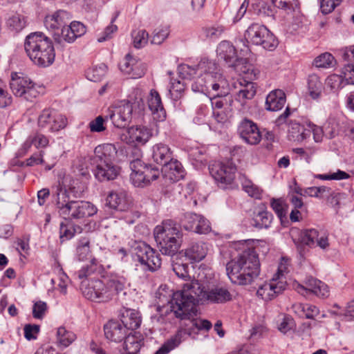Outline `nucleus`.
Here are the masks:
<instances>
[{
    "instance_id": "obj_1",
    "label": "nucleus",
    "mask_w": 354,
    "mask_h": 354,
    "mask_svg": "<svg viewBox=\"0 0 354 354\" xmlns=\"http://www.w3.org/2000/svg\"><path fill=\"white\" fill-rule=\"evenodd\" d=\"M232 299V295L225 287L216 286L206 290L198 281H192L184 284L181 290L174 292L169 304L176 317L186 319L196 315L199 301L224 304Z\"/></svg>"
},
{
    "instance_id": "obj_2",
    "label": "nucleus",
    "mask_w": 354,
    "mask_h": 354,
    "mask_svg": "<svg viewBox=\"0 0 354 354\" xmlns=\"http://www.w3.org/2000/svg\"><path fill=\"white\" fill-rule=\"evenodd\" d=\"M226 272L232 283L250 284L259 275L260 262L254 248H249L226 264Z\"/></svg>"
},
{
    "instance_id": "obj_3",
    "label": "nucleus",
    "mask_w": 354,
    "mask_h": 354,
    "mask_svg": "<svg viewBox=\"0 0 354 354\" xmlns=\"http://www.w3.org/2000/svg\"><path fill=\"white\" fill-rule=\"evenodd\" d=\"M209 79L199 77L192 84V89L194 92L205 93L209 96L212 109H229L233 100L229 94V84L227 80L218 71Z\"/></svg>"
},
{
    "instance_id": "obj_4",
    "label": "nucleus",
    "mask_w": 354,
    "mask_h": 354,
    "mask_svg": "<svg viewBox=\"0 0 354 354\" xmlns=\"http://www.w3.org/2000/svg\"><path fill=\"white\" fill-rule=\"evenodd\" d=\"M53 196L58 213L65 220H80L97 213L94 205L87 201L72 200L69 191L60 185L56 187Z\"/></svg>"
},
{
    "instance_id": "obj_5",
    "label": "nucleus",
    "mask_w": 354,
    "mask_h": 354,
    "mask_svg": "<svg viewBox=\"0 0 354 354\" xmlns=\"http://www.w3.org/2000/svg\"><path fill=\"white\" fill-rule=\"evenodd\" d=\"M24 49L30 60L39 66H48L55 60L53 42L41 32H32L26 37Z\"/></svg>"
},
{
    "instance_id": "obj_6",
    "label": "nucleus",
    "mask_w": 354,
    "mask_h": 354,
    "mask_svg": "<svg viewBox=\"0 0 354 354\" xmlns=\"http://www.w3.org/2000/svg\"><path fill=\"white\" fill-rule=\"evenodd\" d=\"M118 150L115 145L105 143L97 146L94 155L91 156L94 175L100 181L115 179L120 172V168L114 164Z\"/></svg>"
},
{
    "instance_id": "obj_7",
    "label": "nucleus",
    "mask_w": 354,
    "mask_h": 354,
    "mask_svg": "<svg viewBox=\"0 0 354 354\" xmlns=\"http://www.w3.org/2000/svg\"><path fill=\"white\" fill-rule=\"evenodd\" d=\"M153 236L162 254L173 256L179 250L183 242L180 226L172 220L164 221L153 230Z\"/></svg>"
},
{
    "instance_id": "obj_8",
    "label": "nucleus",
    "mask_w": 354,
    "mask_h": 354,
    "mask_svg": "<svg viewBox=\"0 0 354 354\" xmlns=\"http://www.w3.org/2000/svg\"><path fill=\"white\" fill-rule=\"evenodd\" d=\"M245 40H240V55L247 57L251 53L248 44L261 46L263 49L273 50L278 45V40L268 28L259 23H252L244 32Z\"/></svg>"
},
{
    "instance_id": "obj_9",
    "label": "nucleus",
    "mask_w": 354,
    "mask_h": 354,
    "mask_svg": "<svg viewBox=\"0 0 354 354\" xmlns=\"http://www.w3.org/2000/svg\"><path fill=\"white\" fill-rule=\"evenodd\" d=\"M135 260L145 271L154 272L161 266L160 255L149 245L142 241L135 242L132 246Z\"/></svg>"
},
{
    "instance_id": "obj_10",
    "label": "nucleus",
    "mask_w": 354,
    "mask_h": 354,
    "mask_svg": "<svg viewBox=\"0 0 354 354\" xmlns=\"http://www.w3.org/2000/svg\"><path fill=\"white\" fill-rule=\"evenodd\" d=\"M178 74L183 79L194 80V83L198 78L209 79V76L216 75L220 69L216 63L206 58L202 59L199 63L194 66H190L187 64H181L178 68Z\"/></svg>"
},
{
    "instance_id": "obj_11",
    "label": "nucleus",
    "mask_w": 354,
    "mask_h": 354,
    "mask_svg": "<svg viewBox=\"0 0 354 354\" xmlns=\"http://www.w3.org/2000/svg\"><path fill=\"white\" fill-rule=\"evenodd\" d=\"M126 279L117 274H111L103 279H98V303L111 300L119 292L122 291L126 283Z\"/></svg>"
},
{
    "instance_id": "obj_12",
    "label": "nucleus",
    "mask_w": 354,
    "mask_h": 354,
    "mask_svg": "<svg viewBox=\"0 0 354 354\" xmlns=\"http://www.w3.org/2000/svg\"><path fill=\"white\" fill-rule=\"evenodd\" d=\"M10 86L15 96L28 101H32L39 93L35 84L29 77L19 76L17 73H12Z\"/></svg>"
},
{
    "instance_id": "obj_13",
    "label": "nucleus",
    "mask_w": 354,
    "mask_h": 354,
    "mask_svg": "<svg viewBox=\"0 0 354 354\" xmlns=\"http://www.w3.org/2000/svg\"><path fill=\"white\" fill-rule=\"evenodd\" d=\"M209 173L218 185L225 189L235 178L236 166L230 161H215L209 166Z\"/></svg>"
},
{
    "instance_id": "obj_14",
    "label": "nucleus",
    "mask_w": 354,
    "mask_h": 354,
    "mask_svg": "<svg viewBox=\"0 0 354 354\" xmlns=\"http://www.w3.org/2000/svg\"><path fill=\"white\" fill-rule=\"evenodd\" d=\"M37 123L40 129L54 132L65 128L67 119L55 109H45L39 114Z\"/></svg>"
},
{
    "instance_id": "obj_15",
    "label": "nucleus",
    "mask_w": 354,
    "mask_h": 354,
    "mask_svg": "<svg viewBox=\"0 0 354 354\" xmlns=\"http://www.w3.org/2000/svg\"><path fill=\"white\" fill-rule=\"evenodd\" d=\"M133 111V106L131 102H122L120 105L109 109L106 118L110 119L115 127L124 128L131 122Z\"/></svg>"
},
{
    "instance_id": "obj_16",
    "label": "nucleus",
    "mask_w": 354,
    "mask_h": 354,
    "mask_svg": "<svg viewBox=\"0 0 354 354\" xmlns=\"http://www.w3.org/2000/svg\"><path fill=\"white\" fill-rule=\"evenodd\" d=\"M301 242L310 248L319 247L322 250L329 248L328 235L316 229L304 230L300 233Z\"/></svg>"
},
{
    "instance_id": "obj_17",
    "label": "nucleus",
    "mask_w": 354,
    "mask_h": 354,
    "mask_svg": "<svg viewBox=\"0 0 354 354\" xmlns=\"http://www.w3.org/2000/svg\"><path fill=\"white\" fill-rule=\"evenodd\" d=\"M295 289L301 295L310 292L320 297H327L329 295L328 287L324 282L312 277H307L305 280V286L296 283Z\"/></svg>"
},
{
    "instance_id": "obj_18",
    "label": "nucleus",
    "mask_w": 354,
    "mask_h": 354,
    "mask_svg": "<svg viewBox=\"0 0 354 354\" xmlns=\"http://www.w3.org/2000/svg\"><path fill=\"white\" fill-rule=\"evenodd\" d=\"M183 227L186 230L198 234H207L211 231L209 221L203 216L195 213H187L185 215Z\"/></svg>"
},
{
    "instance_id": "obj_19",
    "label": "nucleus",
    "mask_w": 354,
    "mask_h": 354,
    "mask_svg": "<svg viewBox=\"0 0 354 354\" xmlns=\"http://www.w3.org/2000/svg\"><path fill=\"white\" fill-rule=\"evenodd\" d=\"M240 137L249 145H257L261 140V135L257 125L252 120L244 119L239 125Z\"/></svg>"
},
{
    "instance_id": "obj_20",
    "label": "nucleus",
    "mask_w": 354,
    "mask_h": 354,
    "mask_svg": "<svg viewBox=\"0 0 354 354\" xmlns=\"http://www.w3.org/2000/svg\"><path fill=\"white\" fill-rule=\"evenodd\" d=\"M286 287L284 280H277L273 277L269 282H266L257 290V294L264 301L273 299L277 295L281 293Z\"/></svg>"
},
{
    "instance_id": "obj_21",
    "label": "nucleus",
    "mask_w": 354,
    "mask_h": 354,
    "mask_svg": "<svg viewBox=\"0 0 354 354\" xmlns=\"http://www.w3.org/2000/svg\"><path fill=\"white\" fill-rule=\"evenodd\" d=\"M120 68L122 72L129 75L133 79L142 77L146 71L145 64L129 54L126 55L124 60L120 64Z\"/></svg>"
},
{
    "instance_id": "obj_22",
    "label": "nucleus",
    "mask_w": 354,
    "mask_h": 354,
    "mask_svg": "<svg viewBox=\"0 0 354 354\" xmlns=\"http://www.w3.org/2000/svg\"><path fill=\"white\" fill-rule=\"evenodd\" d=\"M234 87L239 88L236 93L235 100L242 106L247 104L248 101L252 100L256 94V87L254 84L244 79H240L235 82Z\"/></svg>"
},
{
    "instance_id": "obj_23",
    "label": "nucleus",
    "mask_w": 354,
    "mask_h": 354,
    "mask_svg": "<svg viewBox=\"0 0 354 354\" xmlns=\"http://www.w3.org/2000/svg\"><path fill=\"white\" fill-rule=\"evenodd\" d=\"M192 333V328H179L175 335L169 338L154 354H167L177 348Z\"/></svg>"
},
{
    "instance_id": "obj_24",
    "label": "nucleus",
    "mask_w": 354,
    "mask_h": 354,
    "mask_svg": "<svg viewBox=\"0 0 354 354\" xmlns=\"http://www.w3.org/2000/svg\"><path fill=\"white\" fill-rule=\"evenodd\" d=\"M106 204L119 212H127L131 207V201L123 191L111 192L106 197Z\"/></svg>"
},
{
    "instance_id": "obj_25",
    "label": "nucleus",
    "mask_w": 354,
    "mask_h": 354,
    "mask_svg": "<svg viewBox=\"0 0 354 354\" xmlns=\"http://www.w3.org/2000/svg\"><path fill=\"white\" fill-rule=\"evenodd\" d=\"M152 133L149 129L144 126H133L129 128L127 142L133 145H143L149 141Z\"/></svg>"
},
{
    "instance_id": "obj_26",
    "label": "nucleus",
    "mask_w": 354,
    "mask_h": 354,
    "mask_svg": "<svg viewBox=\"0 0 354 354\" xmlns=\"http://www.w3.org/2000/svg\"><path fill=\"white\" fill-rule=\"evenodd\" d=\"M71 18L72 15L68 12L59 10L53 15L46 16L44 24L47 29L59 30L67 25Z\"/></svg>"
},
{
    "instance_id": "obj_27",
    "label": "nucleus",
    "mask_w": 354,
    "mask_h": 354,
    "mask_svg": "<svg viewBox=\"0 0 354 354\" xmlns=\"http://www.w3.org/2000/svg\"><path fill=\"white\" fill-rule=\"evenodd\" d=\"M161 173L166 180L171 182L178 181L184 177V170L181 163L174 158L162 166Z\"/></svg>"
},
{
    "instance_id": "obj_28",
    "label": "nucleus",
    "mask_w": 354,
    "mask_h": 354,
    "mask_svg": "<svg viewBox=\"0 0 354 354\" xmlns=\"http://www.w3.org/2000/svg\"><path fill=\"white\" fill-rule=\"evenodd\" d=\"M148 106L153 118L159 121H162L166 118V112L163 107L160 95L155 89H151L148 96Z\"/></svg>"
},
{
    "instance_id": "obj_29",
    "label": "nucleus",
    "mask_w": 354,
    "mask_h": 354,
    "mask_svg": "<svg viewBox=\"0 0 354 354\" xmlns=\"http://www.w3.org/2000/svg\"><path fill=\"white\" fill-rule=\"evenodd\" d=\"M130 168L131 169L130 178L134 186L142 187L149 185V180L146 178L143 172V162L140 158H137L131 160Z\"/></svg>"
},
{
    "instance_id": "obj_30",
    "label": "nucleus",
    "mask_w": 354,
    "mask_h": 354,
    "mask_svg": "<svg viewBox=\"0 0 354 354\" xmlns=\"http://www.w3.org/2000/svg\"><path fill=\"white\" fill-rule=\"evenodd\" d=\"M121 324L126 330H136L141 324V317L138 311L134 309L123 308L120 314Z\"/></svg>"
},
{
    "instance_id": "obj_31",
    "label": "nucleus",
    "mask_w": 354,
    "mask_h": 354,
    "mask_svg": "<svg viewBox=\"0 0 354 354\" xmlns=\"http://www.w3.org/2000/svg\"><path fill=\"white\" fill-rule=\"evenodd\" d=\"M104 335L106 339L113 342H120L127 335V330L118 321H109L104 326Z\"/></svg>"
},
{
    "instance_id": "obj_32",
    "label": "nucleus",
    "mask_w": 354,
    "mask_h": 354,
    "mask_svg": "<svg viewBox=\"0 0 354 354\" xmlns=\"http://www.w3.org/2000/svg\"><path fill=\"white\" fill-rule=\"evenodd\" d=\"M151 151L152 160L158 165L163 166L173 159L171 149L164 143L154 145Z\"/></svg>"
},
{
    "instance_id": "obj_33",
    "label": "nucleus",
    "mask_w": 354,
    "mask_h": 354,
    "mask_svg": "<svg viewBox=\"0 0 354 354\" xmlns=\"http://www.w3.org/2000/svg\"><path fill=\"white\" fill-rule=\"evenodd\" d=\"M342 58L348 63L342 68L345 80L354 84V46L346 47L342 53Z\"/></svg>"
},
{
    "instance_id": "obj_34",
    "label": "nucleus",
    "mask_w": 354,
    "mask_h": 354,
    "mask_svg": "<svg viewBox=\"0 0 354 354\" xmlns=\"http://www.w3.org/2000/svg\"><path fill=\"white\" fill-rule=\"evenodd\" d=\"M48 144L49 140L47 136L39 132H35L27 138L20 149V153L21 154L26 153L32 145L39 149L46 148Z\"/></svg>"
},
{
    "instance_id": "obj_35",
    "label": "nucleus",
    "mask_w": 354,
    "mask_h": 354,
    "mask_svg": "<svg viewBox=\"0 0 354 354\" xmlns=\"http://www.w3.org/2000/svg\"><path fill=\"white\" fill-rule=\"evenodd\" d=\"M217 55L225 60L230 66H232L239 59L234 46L227 41H221L217 47Z\"/></svg>"
},
{
    "instance_id": "obj_36",
    "label": "nucleus",
    "mask_w": 354,
    "mask_h": 354,
    "mask_svg": "<svg viewBox=\"0 0 354 354\" xmlns=\"http://www.w3.org/2000/svg\"><path fill=\"white\" fill-rule=\"evenodd\" d=\"M286 101V95L282 90H274L266 97V108L270 111H277L284 106Z\"/></svg>"
},
{
    "instance_id": "obj_37",
    "label": "nucleus",
    "mask_w": 354,
    "mask_h": 354,
    "mask_svg": "<svg viewBox=\"0 0 354 354\" xmlns=\"http://www.w3.org/2000/svg\"><path fill=\"white\" fill-rule=\"evenodd\" d=\"M207 245L205 243L199 241L190 244L185 250V257L192 262L203 260L207 253Z\"/></svg>"
},
{
    "instance_id": "obj_38",
    "label": "nucleus",
    "mask_w": 354,
    "mask_h": 354,
    "mask_svg": "<svg viewBox=\"0 0 354 354\" xmlns=\"http://www.w3.org/2000/svg\"><path fill=\"white\" fill-rule=\"evenodd\" d=\"M311 130H307L304 126L296 122H291L288 128L289 140L301 142L309 138Z\"/></svg>"
},
{
    "instance_id": "obj_39",
    "label": "nucleus",
    "mask_w": 354,
    "mask_h": 354,
    "mask_svg": "<svg viewBox=\"0 0 354 354\" xmlns=\"http://www.w3.org/2000/svg\"><path fill=\"white\" fill-rule=\"evenodd\" d=\"M98 279H85L81 283V290L83 295L88 300L98 302L99 296Z\"/></svg>"
},
{
    "instance_id": "obj_40",
    "label": "nucleus",
    "mask_w": 354,
    "mask_h": 354,
    "mask_svg": "<svg viewBox=\"0 0 354 354\" xmlns=\"http://www.w3.org/2000/svg\"><path fill=\"white\" fill-rule=\"evenodd\" d=\"M142 339L135 335L125 337L122 354H138L141 346Z\"/></svg>"
},
{
    "instance_id": "obj_41",
    "label": "nucleus",
    "mask_w": 354,
    "mask_h": 354,
    "mask_svg": "<svg viewBox=\"0 0 354 354\" xmlns=\"http://www.w3.org/2000/svg\"><path fill=\"white\" fill-rule=\"evenodd\" d=\"M272 220L271 213L266 210H259L254 213L252 225L259 229L268 228L270 227Z\"/></svg>"
},
{
    "instance_id": "obj_42",
    "label": "nucleus",
    "mask_w": 354,
    "mask_h": 354,
    "mask_svg": "<svg viewBox=\"0 0 354 354\" xmlns=\"http://www.w3.org/2000/svg\"><path fill=\"white\" fill-rule=\"evenodd\" d=\"M254 12L261 17H274L275 14V7L270 3L265 0H259L252 4Z\"/></svg>"
},
{
    "instance_id": "obj_43",
    "label": "nucleus",
    "mask_w": 354,
    "mask_h": 354,
    "mask_svg": "<svg viewBox=\"0 0 354 354\" xmlns=\"http://www.w3.org/2000/svg\"><path fill=\"white\" fill-rule=\"evenodd\" d=\"M308 88L312 98L315 100L320 97L323 90V84L317 75L312 74L308 76Z\"/></svg>"
},
{
    "instance_id": "obj_44",
    "label": "nucleus",
    "mask_w": 354,
    "mask_h": 354,
    "mask_svg": "<svg viewBox=\"0 0 354 354\" xmlns=\"http://www.w3.org/2000/svg\"><path fill=\"white\" fill-rule=\"evenodd\" d=\"M90 239L88 237L80 239L77 243L76 257L79 261H85L91 257Z\"/></svg>"
},
{
    "instance_id": "obj_45",
    "label": "nucleus",
    "mask_w": 354,
    "mask_h": 354,
    "mask_svg": "<svg viewBox=\"0 0 354 354\" xmlns=\"http://www.w3.org/2000/svg\"><path fill=\"white\" fill-rule=\"evenodd\" d=\"M107 67L104 64L93 66L86 71V77L92 82H99L106 73Z\"/></svg>"
},
{
    "instance_id": "obj_46",
    "label": "nucleus",
    "mask_w": 354,
    "mask_h": 354,
    "mask_svg": "<svg viewBox=\"0 0 354 354\" xmlns=\"http://www.w3.org/2000/svg\"><path fill=\"white\" fill-rule=\"evenodd\" d=\"M82 228L80 226H73L71 223H60L59 238L63 242L72 239L76 233H81Z\"/></svg>"
},
{
    "instance_id": "obj_47",
    "label": "nucleus",
    "mask_w": 354,
    "mask_h": 354,
    "mask_svg": "<svg viewBox=\"0 0 354 354\" xmlns=\"http://www.w3.org/2000/svg\"><path fill=\"white\" fill-rule=\"evenodd\" d=\"M6 24L10 30L18 32L25 28L26 21L24 16L16 13L9 17Z\"/></svg>"
},
{
    "instance_id": "obj_48",
    "label": "nucleus",
    "mask_w": 354,
    "mask_h": 354,
    "mask_svg": "<svg viewBox=\"0 0 354 354\" xmlns=\"http://www.w3.org/2000/svg\"><path fill=\"white\" fill-rule=\"evenodd\" d=\"M240 74L243 73L246 75L245 77L252 80L256 77V74L254 72L253 67L251 65L245 63V59L240 58L238 61L232 66Z\"/></svg>"
},
{
    "instance_id": "obj_49",
    "label": "nucleus",
    "mask_w": 354,
    "mask_h": 354,
    "mask_svg": "<svg viewBox=\"0 0 354 354\" xmlns=\"http://www.w3.org/2000/svg\"><path fill=\"white\" fill-rule=\"evenodd\" d=\"M57 341L64 347L68 346L76 338L74 333L67 330L64 327H59L57 331Z\"/></svg>"
},
{
    "instance_id": "obj_50",
    "label": "nucleus",
    "mask_w": 354,
    "mask_h": 354,
    "mask_svg": "<svg viewBox=\"0 0 354 354\" xmlns=\"http://www.w3.org/2000/svg\"><path fill=\"white\" fill-rule=\"evenodd\" d=\"M101 272V266L98 264L96 259H92L91 263L83 267L77 272V277L80 279H86L92 274L100 273Z\"/></svg>"
},
{
    "instance_id": "obj_51",
    "label": "nucleus",
    "mask_w": 354,
    "mask_h": 354,
    "mask_svg": "<svg viewBox=\"0 0 354 354\" xmlns=\"http://www.w3.org/2000/svg\"><path fill=\"white\" fill-rule=\"evenodd\" d=\"M335 58L332 54L324 53L317 56L313 62V65L317 68H327L334 66Z\"/></svg>"
},
{
    "instance_id": "obj_52",
    "label": "nucleus",
    "mask_w": 354,
    "mask_h": 354,
    "mask_svg": "<svg viewBox=\"0 0 354 354\" xmlns=\"http://www.w3.org/2000/svg\"><path fill=\"white\" fill-rule=\"evenodd\" d=\"M271 3L275 8L282 10L287 14L295 11L299 6L297 0H271Z\"/></svg>"
},
{
    "instance_id": "obj_53",
    "label": "nucleus",
    "mask_w": 354,
    "mask_h": 354,
    "mask_svg": "<svg viewBox=\"0 0 354 354\" xmlns=\"http://www.w3.org/2000/svg\"><path fill=\"white\" fill-rule=\"evenodd\" d=\"M243 189L251 197L259 199L261 196L262 189L250 180L244 178L241 181Z\"/></svg>"
},
{
    "instance_id": "obj_54",
    "label": "nucleus",
    "mask_w": 354,
    "mask_h": 354,
    "mask_svg": "<svg viewBox=\"0 0 354 354\" xmlns=\"http://www.w3.org/2000/svg\"><path fill=\"white\" fill-rule=\"evenodd\" d=\"M93 165L91 156L80 157L75 163V167L80 175L82 176H89V167Z\"/></svg>"
},
{
    "instance_id": "obj_55",
    "label": "nucleus",
    "mask_w": 354,
    "mask_h": 354,
    "mask_svg": "<svg viewBox=\"0 0 354 354\" xmlns=\"http://www.w3.org/2000/svg\"><path fill=\"white\" fill-rule=\"evenodd\" d=\"M71 28L70 25L64 26L60 32H57L55 33L54 37L55 39L58 43H62V41H66L68 43H72L75 41L74 35L72 33Z\"/></svg>"
},
{
    "instance_id": "obj_56",
    "label": "nucleus",
    "mask_w": 354,
    "mask_h": 354,
    "mask_svg": "<svg viewBox=\"0 0 354 354\" xmlns=\"http://www.w3.org/2000/svg\"><path fill=\"white\" fill-rule=\"evenodd\" d=\"M131 35L135 48H140L147 44L149 34L145 30H135Z\"/></svg>"
},
{
    "instance_id": "obj_57",
    "label": "nucleus",
    "mask_w": 354,
    "mask_h": 354,
    "mask_svg": "<svg viewBox=\"0 0 354 354\" xmlns=\"http://www.w3.org/2000/svg\"><path fill=\"white\" fill-rule=\"evenodd\" d=\"M169 35V29L168 27H158L153 32L151 43L158 45L161 44L168 37Z\"/></svg>"
},
{
    "instance_id": "obj_58",
    "label": "nucleus",
    "mask_w": 354,
    "mask_h": 354,
    "mask_svg": "<svg viewBox=\"0 0 354 354\" xmlns=\"http://www.w3.org/2000/svg\"><path fill=\"white\" fill-rule=\"evenodd\" d=\"M107 119L106 116L104 118L101 115L96 117L88 124L90 131L92 133H101L106 129L105 121Z\"/></svg>"
},
{
    "instance_id": "obj_59",
    "label": "nucleus",
    "mask_w": 354,
    "mask_h": 354,
    "mask_svg": "<svg viewBox=\"0 0 354 354\" xmlns=\"http://www.w3.org/2000/svg\"><path fill=\"white\" fill-rule=\"evenodd\" d=\"M342 0H321L320 9L321 12L327 15L332 12L335 8L339 6Z\"/></svg>"
},
{
    "instance_id": "obj_60",
    "label": "nucleus",
    "mask_w": 354,
    "mask_h": 354,
    "mask_svg": "<svg viewBox=\"0 0 354 354\" xmlns=\"http://www.w3.org/2000/svg\"><path fill=\"white\" fill-rule=\"evenodd\" d=\"M343 80H345L344 75L332 74L326 79V85L330 87L332 91H337L341 87Z\"/></svg>"
},
{
    "instance_id": "obj_61",
    "label": "nucleus",
    "mask_w": 354,
    "mask_h": 354,
    "mask_svg": "<svg viewBox=\"0 0 354 354\" xmlns=\"http://www.w3.org/2000/svg\"><path fill=\"white\" fill-rule=\"evenodd\" d=\"M172 269L179 278L185 279L189 277V266L187 263L174 262L172 263Z\"/></svg>"
},
{
    "instance_id": "obj_62",
    "label": "nucleus",
    "mask_w": 354,
    "mask_h": 354,
    "mask_svg": "<svg viewBox=\"0 0 354 354\" xmlns=\"http://www.w3.org/2000/svg\"><path fill=\"white\" fill-rule=\"evenodd\" d=\"M223 31V27L221 26L206 27L203 29L205 36L212 39L219 38Z\"/></svg>"
},
{
    "instance_id": "obj_63",
    "label": "nucleus",
    "mask_w": 354,
    "mask_h": 354,
    "mask_svg": "<svg viewBox=\"0 0 354 354\" xmlns=\"http://www.w3.org/2000/svg\"><path fill=\"white\" fill-rule=\"evenodd\" d=\"M47 310V305L44 301H39L34 304L32 307V316L35 319H41L44 318Z\"/></svg>"
},
{
    "instance_id": "obj_64",
    "label": "nucleus",
    "mask_w": 354,
    "mask_h": 354,
    "mask_svg": "<svg viewBox=\"0 0 354 354\" xmlns=\"http://www.w3.org/2000/svg\"><path fill=\"white\" fill-rule=\"evenodd\" d=\"M271 207L280 218L286 215V205L283 200L274 198L272 199Z\"/></svg>"
}]
</instances>
